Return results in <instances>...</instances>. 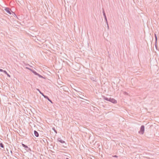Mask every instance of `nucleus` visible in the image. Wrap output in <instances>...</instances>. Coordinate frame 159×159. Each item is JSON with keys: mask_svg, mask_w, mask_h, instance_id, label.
Listing matches in <instances>:
<instances>
[{"mask_svg": "<svg viewBox=\"0 0 159 159\" xmlns=\"http://www.w3.org/2000/svg\"><path fill=\"white\" fill-rule=\"evenodd\" d=\"M144 126L143 125H142L140 129V134H143L144 132Z\"/></svg>", "mask_w": 159, "mask_h": 159, "instance_id": "nucleus-1", "label": "nucleus"}, {"mask_svg": "<svg viewBox=\"0 0 159 159\" xmlns=\"http://www.w3.org/2000/svg\"><path fill=\"white\" fill-rule=\"evenodd\" d=\"M22 146L24 147L27 151H31L30 148H29L27 146L22 143Z\"/></svg>", "mask_w": 159, "mask_h": 159, "instance_id": "nucleus-2", "label": "nucleus"}, {"mask_svg": "<svg viewBox=\"0 0 159 159\" xmlns=\"http://www.w3.org/2000/svg\"><path fill=\"white\" fill-rule=\"evenodd\" d=\"M4 10L8 13L10 14H11V10L8 7H5L4 9Z\"/></svg>", "mask_w": 159, "mask_h": 159, "instance_id": "nucleus-3", "label": "nucleus"}, {"mask_svg": "<svg viewBox=\"0 0 159 159\" xmlns=\"http://www.w3.org/2000/svg\"><path fill=\"white\" fill-rule=\"evenodd\" d=\"M109 102H111L113 103H117V101L113 98H110Z\"/></svg>", "mask_w": 159, "mask_h": 159, "instance_id": "nucleus-4", "label": "nucleus"}, {"mask_svg": "<svg viewBox=\"0 0 159 159\" xmlns=\"http://www.w3.org/2000/svg\"><path fill=\"white\" fill-rule=\"evenodd\" d=\"M102 9H103V16H104L105 20H106V22L107 25H108L107 21V17H106V14H105V12L104 11V9L103 8Z\"/></svg>", "mask_w": 159, "mask_h": 159, "instance_id": "nucleus-5", "label": "nucleus"}, {"mask_svg": "<svg viewBox=\"0 0 159 159\" xmlns=\"http://www.w3.org/2000/svg\"><path fill=\"white\" fill-rule=\"evenodd\" d=\"M29 70L31 71L35 75H37L38 74L35 70H33L30 68H29Z\"/></svg>", "mask_w": 159, "mask_h": 159, "instance_id": "nucleus-6", "label": "nucleus"}, {"mask_svg": "<svg viewBox=\"0 0 159 159\" xmlns=\"http://www.w3.org/2000/svg\"><path fill=\"white\" fill-rule=\"evenodd\" d=\"M44 98L47 99L49 101L51 102L52 103H53V102L48 97V96H44Z\"/></svg>", "mask_w": 159, "mask_h": 159, "instance_id": "nucleus-7", "label": "nucleus"}, {"mask_svg": "<svg viewBox=\"0 0 159 159\" xmlns=\"http://www.w3.org/2000/svg\"><path fill=\"white\" fill-rule=\"evenodd\" d=\"M34 134L36 137H38L39 136V134L38 133L36 130L34 131Z\"/></svg>", "mask_w": 159, "mask_h": 159, "instance_id": "nucleus-8", "label": "nucleus"}, {"mask_svg": "<svg viewBox=\"0 0 159 159\" xmlns=\"http://www.w3.org/2000/svg\"><path fill=\"white\" fill-rule=\"evenodd\" d=\"M57 141H58L60 142V143H65V141L62 140L60 138H59L58 139Z\"/></svg>", "mask_w": 159, "mask_h": 159, "instance_id": "nucleus-9", "label": "nucleus"}, {"mask_svg": "<svg viewBox=\"0 0 159 159\" xmlns=\"http://www.w3.org/2000/svg\"><path fill=\"white\" fill-rule=\"evenodd\" d=\"M103 99L104 100H105L107 101H109V100H110V98H107V97H103Z\"/></svg>", "mask_w": 159, "mask_h": 159, "instance_id": "nucleus-10", "label": "nucleus"}, {"mask_svg": "<svg viewBox=\"0 0 159 159\" xmlns=\"http://www.w3.org/2000/svg\"><path fill=\"white\" fill-rule=\"evenodd\" d=\"M91 79L93 81H96V78L95 77H91Z\"/></svg>", "mask_w": 159, "mask_h": 159, "instance_id": "nucleus-11", "label": "nucleus"}, {"mask_svg": "<svg viewBox=\"0 0 159 159\" xmlns=\"http://www.w3.org/2000/svg\"><path fill=\"white\" fill-rule=\"evenodd\" d=\"M0 147L2 148H4V145L2 143H0Z\"/></svg>", "mask_w": 159, "mask_h": 159, "instance_id": "nucleus-12", "label": "nucleus"}, {"mask_svg": "<svg viewBox=\"0 0 159 159\" xmlns=\"http://www.w3.org/2000/svg\"><path fill=\"white\" fill-rule=\"evenodd\" d=\"M155 38V40L156 41V43L157 40V37L156 34H154Z\"/></svg>", "mask_w": 159, "mask_h": 159, "instance_id": "nucleus-13", "label": "nucleus"}, {"mask_svg": "<svg viewBox=\"0 0 159 159\" xmlns=\"http://www.w3.org/2000/svg\"><path fill=\"white\" fill-rule=\"evenodd\" d=\"M52 129L54 130V132L56 133V134L57 133V131L55 129V128L54 127H53L52 128Z\"/></svg>", "mask_w": 159, "mask_h": 159, "instance_id": "nucleus-14", "label": "nucleus"}, {"mask_svg": "<svg viewBox=\"0 0 159 159\" xmlns=\"http://www.w3.org/2000/svg\"><path fill=\"white\" fill-rule=\"evenodd\" d=\"M37 75H38L40 78H43V77L41 75H40L39 74H38Z\"/></svg>", "mask_w": 159, "mask_h": 159, "instance_id": "nucleus-15", "label": "nucleus"}, {"mask_svg": "<svg viewBox=\"0 0 159 159\" xmlns=\"http://www.w3.org/2000/svg\"><path fill=\"white\" fill-rule=\"evenodd\" d=\"M40 94H41L44 98V96H46V95H44L43 93H42V92L40 93Z\"/></svg>", "mask_w": 159, "mask_h": 159, "instance_id": "nucleus-16", "label": "nucleus"}, {"mask_svg": "<svg viewBox=\"0 0 159 159\" xmlns=\"http://www.w3.org/2000/svg\"><path fill=\"white\" fill-rule=\"evenodd\" d=\"M3 72H4V73L5 74H7V71H6V70H3Z\"/></svg>", "mask_w": 159, "mask_h": 159, "instance_id": "nucleus-17", "label": "nucleus"}, {"mask_svg": "<svg viewBox=\"0 0 159 159\" xmlns=\"http://www.w3.org/2000/svg\"><path fill=\"white\" fill-rule=\"evenodd\" d=\"M36 90L39 92L40 93L41 92L40 91V90L39 89H37Z\"/></svg>", "mask_w": 159, "mask_h": 159, "instance_id": "nucleus-18", "label": "nucleus"}, {"mask_svg": "<svg viewBox=\"0 0 159 159\" xmlns=\"http://www.w3.org/2000/svg\"><path fill=\"white\" fill-rule=\"evenodd\" d=\"M3 70L2 69H0V72H3Z\"/></svg>", "mask_w": 159, "mask_h": 159, "instance_id": "nucleus-19", "label": "nucleus"}, {"mask_svg": "<svg viewBox=\"0 0 159 159\" xmlns=\"http://www.w3.org/2000/svg\"><path fill=\"white\" fill-rule=\"evenodd\" d=\"M114 157H117V156H116V155H115L113 156Z\"/></svg>", "mask_w": 159, "mask_h": 159, "instance_id": "nucleus-20", "label": "nucleus"}, {"mask_svg": "<svg viewBox=\"0 0 159 159\" xmlns=\"http://www.w3.org/2000/svg\"><path fill=\"white\" fill-rule=\"evenodd\" d=\"M7 76H8V77H10V75L7 73Z\"/></svg>", "mask_w": 159, "mask_h": 159, "instance_id": "nucleus-21", "label": "nucleus"}, {"mask_svg": "<svg viewBox=\"0 0 159 159\" xmlns=\"http://www.w3.org/2000/svg\"><path fill=\"white\" fill-rule=\"evenodd\" d=\"M10 152H11V153H12V151H11V150Z\"/></svg>", "mask_w": 159, "mask_h": 159, "instance_id": "nucleus-22", "label": "nucleus"}, {"mask_svg": "<svg viewBox=\"0 0 159 159\" xmlns=\"http://www.w3.org/2000/svg\"><path fill=\"white\" fill-rule=\"evenodd\" d=\"M26 69H29V68L28 67H26Z\"/></svg>", "mask_w": 159, "mask_h": 159, "instance_id": "nucleus-23", "label": "nucleus"}, {"mask_svg": "<svg viewBox=\"0 0 159 159\" xmlns=\"http://www.w3.org/2000/svg\"><path fill=\"white\" fill-rule=\"evenodd\" d=\"M66 159H69V158H66Z\"/></svg>", "mask_w": 159, "mask_h": 159, "instance_id": "nucleus-24", "label": "nucleus"}]
</instances>
